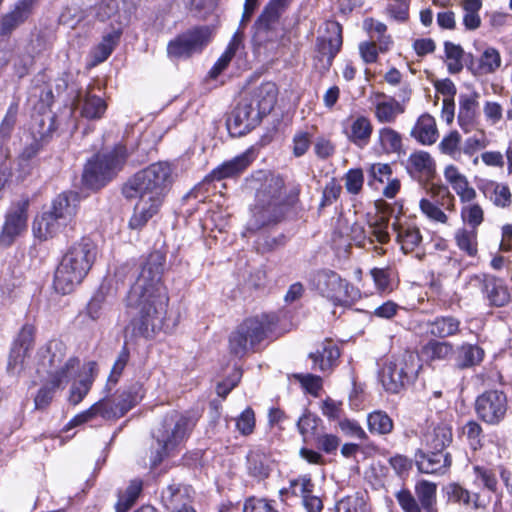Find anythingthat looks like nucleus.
<instances>
[{
	"instance_id": "obj_5",
	"label": "nucleus",
	"mask_w": 512,
	"mask_h": 512,
	"mask_svg": "<svg viewBox=\"0 0 512 512\" xmlns=\"http://www.w3.org/2000/svg\"><path fill=\"white\" fill-rule=\"evenodd\" d=\"M283 187L284 181L279 176H271L265 180L256 194V203L247 222L248 230L257 231L279 222L284 215L285 207L293 206L298 201V187H294L286 198L282 195Z\"/></svg>"
},
{
	"instance_id": "obj_34",
	"label": "nucleus",
	"mask_w": 512,
	"mask_h": 512,
	"mask_svg": "<svg viewBox=\"0 0 512 512\" xmlns=\"http://www.w3.org/2000/svg\"><path fill=\"white\" fill-rule=\"evenodd\" d=\"M122 34L121 27H114L103 35L102 41L91 51L92 65L104 62L113 52Z\"/></svg>"
},
{
	"instance_id": "obj_43",
	"label": "nucleus",
	"mask_w": 512,
	"mask_h": 512,
	"mask_svg": "<svg viewBox=\"0 0 512 512\" xmlns=\"http://www.w3.org/2000/svg\"><path fill=\"white\" fill-rule=\"evenodd\" d=\"M368 429L372 434L386 435L393 430V421L389 415L381 410H376L367 416Z\"/></svg>"
},
{
	"instance_id": "obj_2",
	"label": "nucleus",
	"mask_w": 512,
	"mask_h": 512,
	"mask_svg": "<svg viewBox=\"0 0 512 512\" xmlns=\"http://www.w3.org/2000/svg\"><path fill=\"white\" fill-rule=\"evenodd\" d=\"M172 168L167 162H156L134 174L123 186L127 199H137L129 227L140 229L156 215L172 185Z\"/></svg>"
},
{
	"instance_id": "obj_62",
	"label": "nucleus",
	"mask_w": 512,
	"mask_h": 512,
	"mask_svg": "<svg viewBox=\"0 0 512 512\" xmlns=\"http://www.w3.org/2000/svg\"><path fill=\"white\" fill-rule=\"evenodd\" d=\"M322 414L329 420H341L343 414V403L327 397L320 405Z\"/></svg>"
},
{
	"instance_id": "obj_44",
	"label": "nucleus",
	"mask_w": 512,
	"mask_h": 512,
	"mask_svg": "<svg viewBox=\"0 0 512 512\" xmlns=\"http://www.w3.org/2000/svg\"><path fill=\"white\" fill-rule=\"evenodd\" d=\"M455 241L457 247L465 252L468 256L474 257L478 252L477 230L467 228H459L455 232Z\"/></svg>"
},
{
	"instance_id": "obj_30",
	"label": "nucleus",
	"mask_w": 512,
	"mask_h": 512,
	"mask_svg": "<svg viewBox=\"0 0 512 512\" xmlns=\"http://www.w3.org/2000/svg\"><path fill=\"white\" fill-rule=\"evenodd\" d=\"M339 356V349L331 341L322 343L315 352L310 353L313 369H318L322 372L330 370L335 365Z\"/></svg>"
},
{
	"instance_id": "obj_54",
	"label": "nucleus",
	"mask_w": 512,
	"mask_h": 512,
	"mask_svg": "<svg viewBox=\"0 0 512 512\" xmlns=\"http://www.w3.org/2000/svg\"><path fill=\"white\" fill-rule=\"evenodd\" d=\"M490 141L484 129L476 130V133L465 139L462 145V155L473 156L478 151L486 148Z\"/></svg>"
},
{
	"instance_id": "obj_27",
	"label": "nucleus",
	"mask_w": 512,
	"mask_h": 512,
	"mask_svg": "<svg viewBox=\"0 0 512 512\" xmlns=\"http://www.w3.org/2000/svg\"><path fill=\"white\" fill-rule=\"evenodd\" d=\"M452 428L445 423H440L426 431L422 437V445L425 449L444 452V449L452 442Z\"/></svg>"
},
{
	"instance_id": "obj_40",
	"label": "nucleus",
	"mask_w": 512,
	"mask_h": 512,
	"mask_svg": "<svg viewBox=\"0 0 512 512\" xmlns=\"http://www.w3.org/2000/svg\"><path fill=\"white\" fill-rule=\"evenodd\" d=\"M458 124L464 133L478 130L476 120V104L474 100L466 99L460 104Z\"/></svg>"
},
{
	"instance_id": "obj_36",
	"label": "nucleus",
	"mask_w": 512,
	"mask_h": 512,
	"mask_svg": "<svg viewBox=\"0 0 512 512\" xmlns=\"http://www.w3.org/2000/svg\"><path fill=\"white\" fill-rule=\"evenodd\" d=\"M486 298L491 306L503 307L510 302L511 296L503 280L492 277L485 289Z\"/></svg>"
},
{
	"instance_id": "obj_10",
	"label": "nucleus",
	"mask_w": 512,
	"mask_h": 512,
	"mask_svg": "<svg viewBox=\"0 0 512 512\" xmlns=\"http://www.w3.org/2000/svg\"><path fill=\"white\" fill-rule=\"evenodd\" d=\"M125 159L126 150L123 146H116L109 153L96 155L85 166L83 182L92 189H99L121 169Z\"/></svg>"
},
{
	"instance_id": "obj_48",
	"label": "nucleus",
	"mask_w": 512,
	"mask_h": 512,
	"mask_svg": "<svg viewBox=\"0 0 512 512\" xmlns=\"http://www.w3.org/2000/svg\"><path fill=\"white\" fill-rule=\"evenodd\" d=\"M482 7L481 0H464L462 8L464 11L463 24L468 30H475L481 25L479 11Z\"/></svg>"
},
{
	"instance_id": "obj_53",
	"label": "nucleus",
	"mask_w": 512,
	"mask_h": 512,
	"mask_svg": "<svg viewBox=\"0 0 512 512\" xmlns=\"http://www.w3.org/2000/svg\"><path fill=\"white\" fill-rule=\"evenodd\" d=\"M460 215L463 223L474 230H477L484 220V211L477 203H465L461 208Z\"/></svg>"
},
{
	"instance_id": "obj_8",
	"label": "nucleus",
	"mask_w": 512,
	"mask_h": 512,
	"mask_svg": "<svg viewBox=\"0 0 512 512\" xmlns=\"http://www.w3.org/2000/svg\"><path fill=\"white\" fill-rule=\"evenodd\" d=\"M142 397V386L140 384H133L113 399L103 398L94 403L89 409L76 415L71 420V424L80 425L98 416L105 420L118 419L131 410Z\"/></svg>"
},
{
	"instance_id": "obj_9",
	"label": "nucleus",
	"mask_w": 512,
	"mask_h": 512,
	"mask_svg": "<svg viewBox=\"0 0 512 512\" xmlns=\"http://www.w3.org/2000/svg\"><path fill=\"white\" fill-rule=\"evenodd\" d=\"M194 427L192 418L173 411L167 414L160 426L155 430L154 437L160 446L152 460L153 466L158 465L165 456H168L188 437Z\"/></svg>"
},
{
	"instance_id": "obj_60",
	"label": "nucleus",
	"mask_w": 512,
	"mask_h": 512,
	"mask_svg": "<svg viewBox=\"0 0 512 512\" xmlns=\"http://www.w3.org/2000/svg\"><path fill=\"white\" fill-rule=\"evenodd\" d=\"M321 419L312 413H305L297 422V427L299 432L304 437V439H308L314 437L317 432V428Z\"/></svg>"
},
{
	"instance_id": "obj_22",
	"label": "nucleus",
	"mask_w": 512,
	"mask_h": 512,
	"mask_svg": "<svg viewBox=\"0 0 512 512\" xmlns=\"http://www.w3.org/2000/svg\"><path fill=\"white\" fill-rule=\"evenodd\" d=\"M373 106L374 116L382 124L394 123L397 117L405 111V106L401 102L384 93L375 94Z\"/></svg>"
},
{
	"instance_id": "obj_19",
	"label": "nucleus",
	"mask_w": 512,
	"mask_h": 512,
	"mask_svg": "<svg viewBox=\"0 0 512 512\" xmlns=\"http://www.w3.org/2000/svg\"><path fill=\"white\" fill-rule=\"evenodd\" d=\"M395 233V241L403 253L408 254L415 251L422 243L423 237L419 227L409 221H395L392 224Z\"/></svg>"
},
{
	"instance_id": "obj_49",
	"label": "nucleus",
	"mask_w": 512,
	"mask_h": 512,
	"mask_svg": "<svg viewBox=\"0 0 512 512\" xmlns=\"http://www.w3.org/2000/svg\"><path fill=\"white\" fill-rule=\"evenodd\" d=\"M445 61L447 64L448 71L451 74L459 73L463 69V54L464 51L460 45H456L452 42H445Z\"/></svg>"
},
{
	"instance_id": "obj_46",
	"label": "nucleus",
	"mask_w": 512,
	"mask_h": 512,
	"mask_svg": "<svg viewBox=\"0 0 512 512\" xmlns=\"http://www.w3.org/2000/svg\"><path fill=\"white\" fill-rule=\"evenodd\" d=\"M461 140L462 138L458 131H451L443 137L438 148L442 154L448 155L456 161H460L462 156Z\"/></svg>"
},
{
	"instance_id": "obj_57",
	"label": "nucleus",
	"mask_w": 512,
	"mask_h": 512,
	"mask_svg": "<svg viewBox=\"0 0 512 512\" xmlns=\"http://www.w3.org/2000/svg\"><path fill=\"white\" fill-rule=\"evenodd\" d=\"M256 426L255 413L251 407L244 409L235 418V428L242 436H249L254 432Z\"/></svg>"
},
{
	"instance_id": "obj_64",
	"label": "nucleus",
	"mask_w": 512,
	"mask_h": 512,
	"mask_svg": "<svg viewBox=\"0 0 512 512\" xmlns=\"http://www.w3.org/2000/svg\"><path fill=\"white\" fill-rule=\"evenodd\" d=\"M243 512H277L271 501L251 497L245 501Z\"/></svg>"
},
{
	"instance_id": "obj_35",
	"label": "nucleus",
	"mask_w": 512,
	"mask_h": 512,
	"mask_svg": "<svg viewBox=\"0 0 512 512\" xmlns=\"http://www.w3.org/2000/svg\"><path fill=\"white\" fill-rule=\"evenodd\" d=\"M485 356V351L476 344L463 343L455 359L459 369H468L479 365Z\"/></svg>"
},
{
	"instance_id": "obj_15",
	"label": "nucleus",
	"mask_w": 512,
	"mask_h": 512,
	"mask_svg": "<svg viewBox=\"0 0 512 512\" xmlns=\"http://www.w3.org/2000/svg\"><path fill=\"white\" fill-rule=\"evenodd\" d=\"M431 198H422L419 201L421 213L430 221L437 224H448L449 217L433 198L438 197L440 205L446 210L453 211L455 208V197L444 185H431L429 189Z\"/></svg>"
},
{
	"instance_id": "obj_17",
	"label": "nucleus",
	"mask_w": 512,
	"mask_h": 512,
	"mask_svg": "<svg viewBox=\"0 0 512 512\" xmlns=\"http://www.w3.org/2000/svg\"><path fill=\"white\" fill-rule=\"evenodd\" d=\"M28 201H19L8 210L0 233V245L8 247L27 230Z\"/></svg>"
},
{
	"instance_id": "obj_61",
	"label": "nucleus",
	"mask_w": 512,
	"mask_h": 512,
	"mask_svg": "<svg viewBox=\"0 0 512 512\" xmlns=\"http://www.w3.org/2000/svg\"><path fill=\"white\" fill-rule=\"evenodd\" d=\"M345 188L350 194H358L364 183V175L361 169H350L344 176Z\"/></svg>"
},
{
	"instance_id": "obj_25",
	"label": "nucleus",
	"mask_w": 512,
	"mask_h": 512,
	"mask_svg": "<svg viewBox=\"0 0 512 512\" xmlns=\"http://www.w3.org/2000/svg\"><path fill=\"white\" fill-rule=\"evenodd\" d=\"M78 204L79 198L76 193L64 192L53 200L50 210L67 225L76 215Z\"/></svg>"
},
{
	"instance_id": "obj_32",
	"label": "nucleus",
	"mask_w": 512,
	"mask_h": 512,
	"mask_svg": "<svg viewBox=\"0 0 512 512\" xmlns=\"http://www.w3.org/2000/svg\"><path fill=\"white\" fill-rule=\"evenodd\" d=\"M500 52L494 47H487L479 58L471 62L470 69L475 75H487L495 73L501 66Z\"/></svg>"
},
{
	"instance_id": "obj_4",
	"label": "nucleus",
	"mask_w": 512,
	"mask_h": 512,
	"mask_svg": "<svg viewBox=\"0 0 512 512\" xmlns=\"http://www.w3.org/2000/svg\"><path fill=\"white\" fill-rule=\"evenodd\" d=\"M96 257L97 246L88 237H82L68 246L54 273L55 291L62 295L73 292L88 275Z\"/></svg>"
},
{
	"instance_id": "obj_51",
	"label": "nucleus",
	"mask_w": 512,
	"mask_h": 512,
	"mask_svg": "<svg viewBox=\"0 0 512 512\" xmlns=\"http://www.w3.org/2000/svg\"><path fill=\"white\" fill-rule=\"evenodd\" d=\"M389 219L383 215L377 217L374 221L369 223L370 236L368 242L373 244L377 241L380 244H386L390 241L388 232Z\"/></svg>"
},
{
	"instance_id": "obj_23",
	"label": "nucleus",
	"mask_w": 512,
	"mask_h": 512,
	"mask_svg": "<svg viewBox=\"0 0 512 512\" xmlns=\"http://www.w3.org/2000/svg\"><path fill=\"white\" fill-rule=\"evenodd\" d=\"M254 156L252 150H247L242 154L226 161L216 167L209 175L212 180H223L226 178L237 177L243 173L253 162Z\"/></svg>"
},
{
	"instance_id": "obj_31",
	"label": "nucleus",
	"mask_w": 512,
	"mask_h": 512,
	"mask_svg": "<svg viewBox=\"0 0 512 512\" xmlns=\"http://www.w3.org/2000/svg\"><path fill=\"white\" fill-rule=\"evenodd\" d=\"M427 325L429 333L439 339L456 336L461 331L460 320L451 315L437 316Z\"/></svg>"
},
{
	"instance_id": "obj_47",
	"label": "nucleus",
	"mask_w": 512,
	"mask_h": 512,
	"mask_svg": "<svg viewBox=\"0 0 512 512\" xmlns=\"http://www.w3.org/2000/svg\"><path fill=\"white\" fill-rule=\"evenodd\" d=\"M364 27L370 34V37L376 39L380 51L384 52L389 49L392 40L390 36L386 35L387 27L384 23L374 19H366L364 21Z\"/></svg>"
},
{
	"instance_id": "obj_18",
	"label": "nucleus",
	"mask_w": 512,
	"mask_h": 512,
	"mask_svg": "<svg viewBox=\"0 0 512 512\" xmlns=\"http://www.w3.org/2000/svg\"><path fill=\"white\" fill-rule=\"evenodd\" d=\"M342 130L350 142L362 148L370 141L373 125L368 117L358 115L346 119L342 123Z\"/></svg>"
},
{
	"instance_id": "obj_50",
	"label": "nucleus",
	"mask_w": 512,
	"mask_h": 512,
	"mask_svg": "<svg viewBox=\"0 0 512 512\" xmlns=\"http://www.w3.org/2000/svg\"><path fill=\"white\" fill-rule=\"evenodd\" d=\"M451 497L455 501L473 509L486 507V502L478 494H471L460 485L455 484L451 486Z\"/></svg>"
},
{
	"instance_id": "obj_41",
	"label": "nucleus",
	"mask_w": 512,
	"mask_h": 512,
	"mask_svg": "<svg viewBox=\"0 0 512 512\" xmlns=\"http://www.w3.org/2000/svg\"><path fill=\"white\" fill-rule=\"evenodd\" d=\"M378 143L383 153H399L402 149V137L394 129L383 127L378 131Z\"/></svg>"
},
{
	"instance_id": "obj_7",
	"label": "nucleus",
	"mask_w": 512,
	"mask_h": 512,
	"mask_svg": "<svg viewBox=\"0 0 512 512\" xmlns=\"http://www.w3.org/2000/svg\"><path fill=\"white\" fill-rule=\"evenodd\" d=\"M309 287L334 306H351L361 298V291L329 268L315 270L309 277Z\"/></svg>"
},
{
	"instance_id": "obj_63",
	"label": "nucleus",
	"mask_w": 512,
	"mask_h": 512,
	"mask_svg": "<svg viewBox=\"0 0 512 512\" xmlns=\"http://www.w3.org/2000/svg\"><path fill=\"white\" fill-rule=\"evenodd\" d=\"M314 488L315 485L308 476H301L290 482V489L292 494L295 496H300L302 500L305 498V496L313 493Z\"/></svg>"
},
{
	"instance_id": "obj_28",
	"label": "nucleus",
	"mask_w": 512,
	"mask_h": 512,
	"mask_svg": "<svg viewBox=\"0 0 512 512\" xmlns=\"http://www.w3.org/2000/svg\"><path fill=\"white\" fill-rule=\"evenodd\" d=\"M411 136L422 145H432L438 139V129L434 117L422 114L416 121Z\"/></svg>"
},
{
	"instance_id": "obj_58",
	"label": "nucleus",
	"mask_w": 512,
	"mask_h": 512,
	"mask_svg": "<svg viewBox=\"0 0 512 512\" xmlns=\"http://www.w3.org/2000/svg\"><path fill=\"white\" fill-rule=\"evenodd\" d=\"M249 473L259 479H264L269 475V465L267 458L259 453H251L248 456Z\"/></svg>"
},
{
	"instance_id": "obj_26",
	"label": "nucleus",
	"mask_w": 512,
	"mask_h": 512,
	"mask_svg": "<svg viewBox=\"0 0 512 512\" xmlns=\"http://www.w3.org/2000/svg\"><path fill=\"white\" fill-rule=\"evenodd\" d=\"M97 372V364L93 361L83 366V375L74 382L70 389L69 402L73 405L79 404L91 389L94 376Z\"/></svg>"
},
{
	"instance_id": "obj_52",
	"label": "nucleus",
	"mask_w": 512,
	"mask_h": 512,
	"mask_svg": "<svg viewBox=\"0 0 512 512\" xmlns=\"http://www.w3.org/2000/svg\"><path fill=\"white\" fill-rule=\"evenodd\" d=\"M415 490L423 512H432L436 498V485L428 481H421L416 485Z\"/></svg>"
},
{
	"instance_id": "obj_16",
	"label": "nucleus",
	"mask_w": 512,
	"mask_h": 512,
	"mask_svg": "<svg viewBox=\"0 0 512 512\" xmlns=\"http://www.w3.org/2000/svg\"><path fill=\"white\" fill-rule=\"evenodd\" d=\"M507 397L502 391L489 390L479 395L475 410L479 418L488 424H498L507 412Z\"/></svg>"
},
{
	"instance_id": "obj_1",
	"label": "nucleus",
	"mask_w": 512,
	"mask_h": 512,
	"mask_svg": "<svg viewBox=\"0 0 512 512\" xmlns=\"http://www.w3.org/2000/svg\"><path fill=\"white\" fill-rule=\"evenodd\" d=\"M161 274V263L149 260L142 267L126 297V306L132 315L126 333L134 337L150 338L161 330L168 305Z\"/></svg>"
},
{
	"instance_id": "obj_6",
	"label": "nucleus",
	"mask_w": 512,
	"mask_h": 512,
	"mask_svg": "<svg viewBox=\"0 0 512 512\" xmlns=\"http://www.w3.org/2000/svg\"><path fill=\"white\" fill-rule=\"evenodd\" d=\"M278 90L274 83L266 82L245 95L227 120L232 135L241 136L255 128L262 117L274 107Z\"/></svg>"
},
{
	"instance_id": "obj_55",
	"label": "nucleus",
	"mask_w": 512,
	"mask_h": 512,
	"mask_svg": "<svg viewBox=\"0 0 512 512\" xmlns=\"http://www.w3.org/2000/svg\"><path fill=\"white\" fill-rule=\"evenodd\" d=\"M336 512H368L364 495L355 493L344 497L337 502Z\"/></svg>"
},
{
	"instance_id": "obj_38",
	"label": "nucleus",
	"mask_w": 512,
	"mask_h": 512,
	"mask_svg": "<svg viewBox=\"0 0 512 512\" xmlns=\"http://www.w3.org/2000/svg\"><path fill=\"white\" fill-rule=\"evenodd\" d=\"M408 166L411 171H414L427 179L432 178L436 171L434 159L425 151L412 153L408 158Z\"/></svg>"
},
{
	"instance_id": "obj_21",
	"label": "nucleus",
	"mask_w": 512,
	"mask_h": 512,
	"mask_svg": "<svg viewBox=\"0 0 512 512\" xmlns=\"http://www.w3.org/2000/svg\"><path fill=\"white\" fill-rule=\"evenodd\" d=\"M194 491L188 485L170 484L161 492V502L167 510L175 512L190 507Z\"/></svg>"
},
{
	"instance_id": "obj_29",
	"label": "nucleus",
	"mask_w": 512,
	"mask_h": 512,
	"mask_svg": "<svg viewBox=\"0 0 512 512\" xmlns=\"http://www.w3.org/2000/svg\"><path fill=\"white\" fill-rule=\"evenodd\" d=\"M64 226L66 224L49 210L35 218L32 229L37 238L46 240L56 235Z\"/></svg>"
},
{
	"instance_id": "obj_33",
	"label": "nucleus",
	"mask_w": 512,
	"mask_h": 512,
	"mask_svg": "<svg viewBox=\"0 0 512 512\" xmlns=\"http://www.w3.org/2000/svg\"><path fill=\"white\" fill-rule=\"evenodd\" d=\"M241 49H243V33L238 30L232 36L223 54L209 71L210 77L214 79L217 78L228 67L233 57Z\"/></svg>"
},
{
	"instance_id": "obj_14",
	"label": "nucleus",
	"mask_w": 512,
	"mask_h": 512,
	"mask_svg": "<svg viewBox=\"0 0 512 512\" xmlns=\"http://www.w3.org/2000/svg\"><path fill=\"white\" fill-rule=\"evenodd\" d=\"M212 29L208 26H199L178 35L167 46L170 58H188L200 53L211 41Z\"/></svg>"
},
{
	"instance_id": "obj_37",
	"label": "nucleus",
	"mask_w": 512,
	"mask_h": 512,
	"mask_svg": "<svg viewBox=\"0 0 512 512\" xmlns=\"http://www.w3.org/2000/svg\"><path fill=\"white\" fill-rule=\"evenodd\" d=\"M454 353V346L447 341L429 340L421 349L422 356L428 361H444Z\"/></svg>"
},
{
	"instance_id": "obj_24",
	"label": "nucleus",
	"mask_w": 512,
	"mask_h": 512,
	"mask_svg": "<svg viewBox=\"0 0 512 512\" xmlns=\"http://www.w3.org/2000/svg\"><path fill=\"white\" fill-rule=\"evenodd\" d=\"M443 174L446 182L449 183L462 203L472 202L476 198V190L455 165H447Z\"/></svg>"
},
{
	"instance_id": "obj_3",
	"label": "nucleus",
	"mask_w": 512,
	"mask_h": 512,
	"mask_svg": "<svg viewBox=\"0 0 512 512\" xmlns=\"http://www.w3.org/2000/svg\"><path fill=\"white\" fill-rule=\"evenodd\" d=\"M80 361L76 357H66V345L60 340H51L38 351V373H46L48 381L35 396L36 409L46 408L57 390L66 387L79 370Z\"/></svg>"
},
{
	"instance_id": "obj_13",
	"label": "nucleus",
	"mask_w": 512,
	"mask_h": 512,
	"mask_svg": "<svg viewBox=\"0 0 512 512\" xmlns=\"http://www.w3.org/2000/svg\"><path fill=\"white\" fill-rule=\"evenodd\" d=\"M342 46V27L333 20L326 21L323 31L317 38V54L314 59L315 68L324 73L328 71Z\"/></svg>"
},
{
	"instance_id": "obj_11",
	"label": "nucleus",
	"mask_w": 512,
	"mask_h": 512,
	"mask_svg": "<svg viewBox=\"0 0 512 512\" xmlns=\"http://www.w3.org/2000/svg\"><path fill=\"white\" fill-rule=\"evenodd\" d=\"M273 321L274 317L267 315L244 320L229 337L230 353L236 357H243L266 337Z\"/></svg>"
},
{
	"instance_id": "obj_20",
	"label": "nucleus",
	"mask_w": 512,
	"mask_h": 512,
	"mask_svg": "<svg viewBox=\"0 0 512 512\" xmlns=\"http://www.w3.org/2000/svg\"><path fill=\"white\" fill-rule=\"evenodd\" d=\"M415 462L421 473L435 474L444 473L451 465V458L448 453L432 449H419L415 454Z\"/></svg>"
},
{
	"instance_id": "obj_59",
	"label": "nucleus",
	"mask_w": 512,
	"mask_h": 512,
	"mask_svg": "<svg viewBox=\"0 0 512 512\" xmlns=\"http://www.w3.org/2000/svg\"><path fill=\"white\" fill-rule=\"evenodd\" d=\"M28 353L23 348L12 347L7 364V371L13 376L20 375L26 367V357Z\"/></svg>"
},
{
	"instance_id": "obj_12",
	"label": "nucleus",
	"mask_w": 512,
	"mask_h": 512,
	"mask_svg": "<svg viewBox=\"0 0 512 512\" xmlns=\"http://www.w3.org/2000/svg\"><path fill=\"white\" fill-rule=\"evenodd\" d=\"M413 354L392 357L383 366L380 381L386 391L398 393L417 373Z\"/></svg>"
},
{
	"instance_id": "obj_45",
	"label": "nucleus",
	"mask_w": 512,
	"mask_h": 512,
	"mask_svg": "<svg viewBox=\"0 0 512 512\" xmlns=\"http://www.w3.org/2000/svg\"><path fill=\"white\" fill-rule=\"evenodd\" d=\"M32 3L33 2H30L29 0H20L18 2L15 9L2 19L3 33L9 32L19 23L24 21L29 14Z\"/></svg>"
},
{
	"instance_id": "obj_39",
	"label": "nucleus",
	"mask_w": 512,
	"mask_h": 512,
	"mask_svg": "<svg viewBox=\"0 0 512 512\" xmlns=\"http://www.w3.org/2000/svg\"><path fill=\"white\" fill-rule=\"evenodd\" d=\"M80 113L87 119H100L106 109L107 104L100 96L87 93L79 100Z\"/></svg>"
},
{
	"instance_id": "obj_56",
	"label": "nucleus",
	"mask_w": 512,
	"mask_h": 512,
	"mask_svg": "<svg viewBox=\"0 0 512 512\" xmlns=\"http://www.w3.org/2000/svg\"><path fill=\"white\" fill-rule=\"evenodd\" d=\"M474 483L478 486H483L490 491H496L497 488V478L496 474L488 467L484 466H474Z\"/></svg>"
},
{
	"instance_id": "obj_42",
	"label": "nucleus",
	"mask_w": 512,
	"mask_h": 512,
	"mask_svg": "<svg viewBox=\"0 0 512 512\" xmlns=\"http://www.w3.org/2000/svg\"><path fill=\"white\" fill-rule=\"evenodd\" d=\"M291 0H270L258 19L260 27L269 29L285 11Z\"/></svg>"
}]
</instances>
